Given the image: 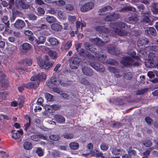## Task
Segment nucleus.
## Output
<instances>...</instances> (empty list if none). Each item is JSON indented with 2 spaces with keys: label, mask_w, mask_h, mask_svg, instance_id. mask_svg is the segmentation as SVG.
<instances>
[{
  "label": "nucleus",
  "mask_w": 158,
  "mask_h": 158,
  "mask_svg": "<svg viewBox=\"0 0 158 158\" xmlns=\"http://www.w3.org/2000/svg\"><path fill=\"white\" fill-rule=\"evenodd\" d=\"M52 108L51 106L49 105H46L44 106L45 111L50 113H53L54 112V110H52Z\"/></svg>",
  "instance_id": "nucleus-46"
},
{
  "label": "nucleus",
  "mask_w": 158,
  "mask_h": 158,
  "mask_svg": "<svg viewBox=\"0 0 158 158\" xmlns=\"http://www.w3.org/2000/svg\"><path fill=\"white\" fill-rule=\"evenodd\" d=\"M90 65L94 69L100 72H104L105 70L104 67L99 63L91 62L90 64Z\"/></svg>",
  "instance_id": "nucleus-6"
},
{
  "label": "nucleus",
  "mask_w": 158,
  "mask_h": 158,
  "mask_svg": "<svg viewBox=\"0 0 158 158\" xmlns=\"http://www.w3.org/2000/svg\"><path fill=\"white\" fill-rule=\"evenodd\" d=\"M145 121L149 125H151L152 123V120L150 118L148 117H147L145 118Z\"/></svg>",
  "instance_id": "nucleus-63"
},
{
  "label": "nucleus",
  "mask_w": 158,
  "mask_h": 158,
  "mask_svg": "<svg viewBox=\"0 0 158 158\" xmlns=\"http://www.w3.org/2000/svg\"><path fill=\"white\" fill-rule=\"evenodd\" d=\"M142 143L144 146L147 147H149L152 145L151 141L149 140H143Z\"/></svg>",
  "instance_id": "nucleus-41"
},
{
  "label": "nucleus",
  "mask_w": 158,
  "mask_h": 158,
  "mask_svg": "<svg viewBox=\"0 0 158 158\" xmlns=\"http://www.w3.org/2000/svg\"><path fill=\"white\" fill-rule=\"evenodd\" d=\"M57 15L58 18L60 19L64 20L66 19V14L62 11H59L58 12Z\"/></svg>",
  "instance_id": "nucleus-26"
},
{
  "label": "nucleus",
  "mask_w": 158,
  "mask_h": 158,
  "mask_svg": "<svg viewBox=\"0 0 158 158\" xmlns=\"http://www.w3.org/2000/svg\"><path fill=\"white\" fill-rule=\"evenodd\" d=\"M31 48V46L28 43L23 44L20 47V51L23 53H26L29 51Z\"/></svg>",
  "instance_id": "nucleus-12"
},
{
  "label": "nucleus",
  "mask_w": 158,
  "mask_h": 158,
  "mask_svg": "<svg viewBox=\"0 0 158 158\" xmlns=\"http://www.w3.org/2000/svg\"><path fill=\"white\" fill-rule=\"evenodd\" d=\"M149 43L148 39L146 38L143 37L139 38L138 41V46L143 45H146Z\"/></svg>",
  "instance_id": "nucleus-14"
},
{
  "label": "nucleus",
  "mask_w": 158,
  "mask_h": 158,
  "mask_svg": "<svg viewBox=\"0 0 158 158\" xmlns=\"http://www.w3.org/2000/svg\"><path fill=\"white\" fill-rule=\"evenodd\" d=\"M54 64V62L53 61H50L47 63H45V68L44 69L46 70H48V69L51 68L53 66Z\"/></svg>",
  "instance_id": "nucleus-32"
},
{
  "label": "nucleus",
  "mask_w": 158,
  "mask_h": 158,
  "mask_svg": "<svg viewBox=\"0 0 158 158\" xmlns=\"http://www.w3.org/2000/svg\"><path fill=\"white\" fill-rule=\"evenodd\" d=\"M123 76L124 78L127 79H131L132 77V73L129 72L124 73Z\"/></svg>",
  "instance_id": "nucleus-36"
},
{
  "label": "nucleus",
  "mask_w": 158,
  "mask_h": 158,
  "mask_svg": "<svg viewBox=\"0 0 158 158\" xmlns=\"http://www.w3.org/2000/svg\"><path fill=\"white\" fill-rule=\"evenodd\" d=\"M125 24L122 22L114 23L110 25V27L113 29L116 34L122 36L126 35L127 33L125 31L119 29V28H123L125 27Z\"/></svg>",
  "instance_id": "nucleus-2"
},
{
  "label": "nucleus",
  "mask_w": 158,
  "mask_h": 158,
  "mask_svg": "<svg viewBox=\"0 0 158 158\" xmlns=\"http://www.w3.org/2000/svg\"><path fill=\"white\" fill-rule=\"evenodd\" d=\"M72 42L71 40H69L66 43L64 48L66 50H69L71 47L72 45Z\"/></svg>",
  "instance_id": "nucleus-53"
},
{
  "label": "nucleus",
  "mask_w": 158,
  "mask_h": 158,
  "mask_svg": "<svg viewBox=\"0 0 158 158\" xmlns=\"http://www.w3.org/2000/svg\"><path fill=\"white\" fill-rule=\"evenodd\" d=\"M91 42L96 44L97 45L99 46H103L104 44V41H102L98 38H95L94 39H91Z\"/></svg>",
  "instance_id": "nucleus-19"
},
{
  "label": "nucleus",
  "mask_w": 158,
  "mask_h": 158,
  "mask_svg": "<svg viewBox=\"0 0 158 158\" xmlns=\"http://www.w3.org/2000/svg\"><path fill=\"white\" fill-rule=\"evenodd\" d=\"M54 118L57 123H64L65 121L64 118L61 115H55L54 116Z\"/></svg>",
  "instance_id": "nucleus-11"
},
{
  "label": "nucleus",
  "mask_w": 158,
  "mask_h": 158,
  "mask_svg": "<svg viewBox=\"0 0 158 158\" xmlns=\"http://www.w3.org/2000/svg\"><path fill=\"white\" fill-rule=\"evenodd\" d=\"M46 40V37L41 36L37 38L35 40L36 43L38 44H43L45 42Z\"/></svg>",
  "instance_id": "nucleus-23"
},
{
  "label": "nucleus",
  "mask_w": 158,
  "mask_h": 158,
  "mask_svg": "<svg viewBox=\"0 0 158 158\" xmlns=\"http://www.w3.org/2000/svg\"><path fill=\"white\" fill-rule=\"evenodd\" d=\"M112 8L110 6H107L102 8L98 11V12L99 15H104V12L107 11L112 9Z\"/></svg>",
  "instance_id": "nucleus-15"
},
{
  "label": "nucleus",
  "mask_w": 158,
  "mask_h": 158,
  "mask_svg": "<svg viewBox=\"0 0 158 158\" xmlns=\"http://www.w3.org/2000/svg\"><path fill=\"white\" fill-rule=\"evenodd\" d=\"M32 63V60L30 58H28L23 60V64L26 66H30L31 64Z\"/></svg>",
  "instance_id": "nucleus-35"
},
{
  "label": "nucleus",
  "mask_w": 158,
  "mask_h": 158,
  "mask_svg": "<svg viewBox=\"0 0 158 158\" xmlns=\"http://www.w3.org/2000/svg\"><path fill=\"white\" fill-rule=\"evenodd\" d=\"M135 10V9L130 6H125L122 9V11L132 10L134 11Z\"/></svg>",
  "instance_id": "nucleus-58"
},
{
  "label": "nucleus",
  "mask_w": 158,
  "mask_h": 158,
  "mask_svg": "<svg viewBox=\"0 0 158 158\" xmlns=\"http://www.w3.org/2000/svg\"><path fill=\"white\" fill-rule=\"evenodd\" d=\"M80 82L81 84L84 85H88L89 84V81L84 78H82Z\"/></svg>",
  "instance_id": "nucleus-60"
},
{
  "label": "nucleus",
  "mask_w": 158,
  "mask_h": 158,
  "mask_svg": "<svg viewBox=\"0 0 158 158\" xmlns=\"http://www.w3.org/2000/svg\"><path fill=\"white\" fill-rule=\"evenodd\" d=\"M52 154L55 157L60 156V152L59 151L57 150H55L53 151L52 152Z\"/></svg>",
  "instance_id": "nucleus-61"
},
{
  "label": "nucleus",
  "mask_w": 158,
  "mask_h": 158,
  "mask_svg": "<svg viewBox=\"0 0 158 158\" xmlns=\"http://www.w3.org/2000/svg\"><path fill=\"white\" fill-rule=\"evenodd\" d=\"M55 3L56 5L60 6H63L65 4V1L62 0H59L57 1L55 0Z\"/></svg>",
  "instance_id": "nucleus-54"
},
{
  "label": "nucleus",
  "mask_w": 158,
  "mask_h": 158,
  "mask_svg": "<svg viewBox=\"0 0 158 158\" xmlns=\"http://www.w3.org/2000/svg\"><path fill=\"white\" fill-rule=\"evenodd\" d=\"M49 138L50 140L57 141L60 139V137L58 135L56 134L50 135L49 137Z\"/></svg>",
  "instance_id": "nucleus-31"
},
{
  "label": "nucleus",
  "mask_w": 158,
  "mask_h": 158,
  "mask_svg": "<svg viewBox=\"0 0 158 158\" xmlns=\"http://www.w3.org/2000/svg\"><path fill=\"white\" fill-rule=\"evenodd\" d=\"M79 54L83 56H87L88 58L90 59H93L94 57V56L92 54H91L90 53L86 54L85 52L84 49H81L79 52Z\"/></svg>",
  "instance_id": "nucleus-20"
},
{
  "label": "nucleus",
  "mask_w": 158,
  "mask_h": 158,
  "mask_svg": "<svg viewBox=\"0 0 158 158\" xmlns=\"http://www.w3.org/2000/svg\"><path fill=\"white\" fill-rule=\"evenodd\" d=\"M36 153L39 156H41L43 155V152L42 149L40 148H38L36 151Z\"/></svg>",
  "instance_id": "nucleus-57"
},
{
  "label": "nucleus",
  "mask_w": 158,
  "mask_h": 158,
  "mask_svg": "<svg viewBox=\"0 0 158 158\" xmlns=\"http://www.w3.org/2000/svg\"><path fill=\"white\" fill-rule=\"evenodd\" d=\"M23 148L26 150H30L32 148V144L29 142L25 141L23 144Z\"/></svg>",
  "instance_id": "nucleus-24"
},
{
  "label": "nucleus",
  "mask_w": 158,
  "mask_h": 158,
  "mask_svg": "<svg viewBox=\"0 0 158 158\" xmlns=\"http://www.w3.org/2000/svg\"><path fill=\"white\" fill-rule=\"evenodd\" d=\"M7 78L4 74L0 75V82L2 85H5L7 83Z\"/></svg>",
  "instance_id": "nucleus-27"
},
{
  "label": "nucleus",
  "mask_w": 158,
  "mask_h": 158,
  "mask_svg": "<svg viewBox=\"0 0 158 158\" xmlns=\"http://www.w3.org/2000/svg\"><path fill=\"white\" fill-rule=\"evenodd\" d=\"M96 57L98 59L100 60H104L106 57V56L105 54H103L101 55L99 54L96 53L95 54Z\"/></svg>",
  "instance_id": "nucleus-40"
},
{
  "label": "nucleus",
  "mask_w": 158,
  "mask_h": 158,
  "mask_svg": "<svg viewBox=\"0 0 158 158\" xmlns=\"http://www.w3.org/2000/svg\"><path fill=\"white\" fill-rule=\"evenodd\" d=\"M84 46L85 48L89 50L90 51L94 52L96 50L95 48L92 49L91 48L92 45L91 44L89 43H86L84 44Z\"/></svg>",
  "instance_id": "nucleus-39"
},
{
  "label": "nucleus",
  "mask_w": 158,
  "mask_h": 158,
  "mask_svg": "<svg viewBox=\"0 0 158 158\" xmlns=\"http://www.w3.org/2000/svg\"><path fill=\"white\" fill-rule=\"evenodd\" d=\"M123 150L118 148H114L111 151L112 154L115 155H118L120 154L121 152Z\"/></svg>",
  "instance_id": "nucleus-29"
},
{
  "label": "nucleus",
  "mask_w": 158,
  "mask_h": 158,
  "mask_svg": "<svg viewBox=\"0 0 158 158\" xmlns=\"http://www.w3.org/2000/svg\"><path fill=\"white\" fill-rule=\"evenodd\" d=\"M69 146L72 149L77 150L78 148L79 145L77 143L72 142L69 143Z\"/></svg>",
  "instance_id": "nucleus-28"
},
{
  "label": "nucleus",
  "mask_w": 158,
  "mask_h": 158,
  "mask_svg": "<svg viewBox=\"0 0 158 158\" xmlns=\"http://www.w3.org/2000/svg\"><path fill=\"white\" fill-rule=\"evenodd\" d=\"M26 2H23L22 0H21V2L19 4L23 9H27L29 8L30 6V5L28 3H26Z\"/></svg>",
  "instance_id": "nucleus-33"
},
{
  "label": "nucleus",
  "mask_w": 158,
  "mask_h": 158,
  "mask_svg": "<svg viewBox=\"0 0 158 158\" xmlns=\"http://www.w3.org/2000/svg\"><path fill=\"white\" fill-rule=\"evenodd\" d=\"M48 53L52 59L56 58L58 56L56 52L54 51H50L48 52Z\"/></svg>",
  "instance_id": "nucleus-38"
},
{
  "label": "nucleus",
  "mask_w": 158,
  "mask_h": 158,
  "mask_svg": "<svg viewBox=\"0 0 158 158\" xmlns=\"http://www.w3.org/2000/svg\"><path fill=\"white\" fill-rule=\"evenodd\" d=\"M156 4L155 3H153L152 4L151 10L153 14H158V9L156 8Z\"/></svg>",
  "instance_id": "nucleus-37"
},
{
  "label": "nucleus",
  "mask_w": 158,
  "mask_h": 158,
  "mask_svg": "<svg viewBox=\"0 0 158 158\" xmlns=\"http://www.w3.org/2000/svg\"><path fill=\"white\" fill-rule=\"evenodd\" d=\"M28 16L29 19L32 21H35L36 20L37 18V16L32 13L29 14Z\"/></svg>",
  "instance_id": "nucleus-48"
},
{
  "label": "nucleus",
  "mask_w": 158,
  "mask_h": 158,
  "mask_svg": "<svg viewBox=\"0 0 158 158\" xmlns=\"http://www.w3.org/2000/svg\"><path fill=\"white\" fill-rule=\"evenodd\" d=\"M94 6V4L93 3L88 2L81 6L80 10L82 12H85L92 9Z\"/></svg>",
  "instance_id": "nucleus-4"
},
{
  "label": "nucleus",
  "mask_w": 158,
  "mask_h": 158,
  "mask_svg": "<svg viewBox=\"0 0 158 158\" xmlns=\"http://www.w3.org/2000/svg\"><path fill=\"white\" fill-rule=\"evenodd\" d=\"M40 138V136L39 135H33L31 136V140L34 141H38Z\"/></svg>",
  "instance_id": "nucleus-55"
},
{
  "label": "nucleus",
  "mask_w": 158,
  "mask_h": 158,
  "mask_svg": "<svg viewBox=\"0 0 158 158\" xmlns=\"http://www.w3.org/2000/svg\"><path fill=\"white\" fill-rule=\"evenodd\" d=\"M46 78V75L44 73L34 75L31 78V81H34L28 83L27 84H24V86L28 89H35L38 86L39 84V81L45 80Z\"/></svg>",
  "instance_id": "nucleus-1"
},
{
  "label": "nucleus",
  "mask_w": 158,
  "mask_h": 158,
  "mask_svg": "<svg viewBox=\"0 0 158 158\" xmlns=\"http://www.w3.org/2000/svg\"><path fill=\"white\" fill-rule=\"evenodd\" d=\"M12 136L13 139H19L21 135L17 132H15L12 133Z\"/></svg>",
  "instance_id": "nucleus-50"
},
{
  "label": "nucleus",
  "mask_w": 158,
  "mask_h": 158,
  "mask_svg": "<svg viewBox=\"0 0 158 158\" xmlns=\"http://www.w3.org/2000/svg\"><path fill=\"white\" fill-rule=\"evenodd\" d=\"M101 149L103 151H106L108 149L109 145L105 143H102L100 145Z\"/></svg>",
  "instance_id": "nucleus-45"
},
{
  "label": "nucleus",
  "mask_w": 158,
  "mask_h": 158,
  "mask_svg": "<svg viewBox=\"0 0 158 158\" xmlns=\"http://www.w3.org/2000/svg\"><path fill=\"white\" fill-rule=\"evenodd\" d=\"M148 48L149 49H151L152 51L154 52H158V47L157 45H152L148 46Z\"/></svg>",
  "instance_id": "nucleus-52"
},
{
  "label": "nucleus",
  "mask_w": 158,
  "mask_h": 158,
  "mask_svg": "<svg viewBox=\"0 0 158 158\" xmlns=\"http://www.w3.org/2000/svg\"><path fill=\"white\" fill-rule=\"evenodd\" d=\"M51 27L53 30L56 31H61L62 28V26L56 23L52 24Z\"/></svg>",
  "instance_id": "nucleus-17"
},
{
  "label": "nucleus",
  "mask_w": 158,
  "mask_h": 158,
  "mask_svg": "<svg viewBox=\"0 0 158 158\" xmlns=\"http://www.w3.org/2000/svg\"><path fill=\"white\" fill-rule=\"evenodd\" d=\"M45 96L47 100L48 101L52 102L53 100V96L51 94L49 93H46Z\"/></svg>",
  "instance_id": "nucleus-43"
},
{
  "label": "nucleus",
  "mask_w": 158,
  "mask_h": 158,
  "mask_svg": "<svg viewBox=\"0 0 158 158\" xmlns=\"http://www.w3.org/2000/svg\"><path fill=\"white\" fill-rule=\"evenodd\" d=\"M108 52L112 54L117 55L120 52V51L116 48L113 46H110L108 48Z\"/></svg>",
  "instance_id": "nucleus-13"
},
{
  "label": "nucleus",
  "mask_w": 158,
  "mask_h": 158,
  "mask_svg": "<svg viewBox=\"0 0 158 158\" xmlns=\"http://www.w3.org/2000/svg\"><path fill=\"white\" fill-rule=\"evenodd\" d=\"M132 59L129 56H124L121 61V63L125 66H130L132 64Z\"/></svg>",
  "instance_id": "nucleus-8"
},
{
  "label": "nucleus",
  "mask_w": 158,
  "mask_h": 158,
  "mask_svg": "<svg viewBox=\"0 0 158 158\" xmlns=\"http://www.w3.org/2000/svg\"><path fill=\"white\" fill-rule=\"evenodd\" d=\"M25 23L22 20L18 19L14 23V25L15 29L18 30H21L24 27Z\"/></svg>",
  "instance_id": "nucleus-10"
},
{
  "label": "nucleus",
  "mask_w": 158,
  "mask_h": 158,
  "mask_svg": "<svg viewBox=\"0 0 158 158\" xmlns=\"http://www.w3.org/2000/svg\"><path fill=\"white\" fill-rule=\"evenodd\" d=\"M37 63L39 66L41 68L44 69L45 68L46 62L43 60L40 56H38L37 58Z\"/></svg>",
  "instance_id": "nucleus-16"
},
{
  "label": "nucleus",
  "mask_w": 158,
  "mask_h": 158,
  "mask_svg": "<svg viewBox=\"0 0 158 158\" xmlns=\"http://www.w3.org/2000/svg\"><path fill=\"white\" fill-rule=\"evenodd\" d=\"M128 54L130 55L131 56L133 57L134 58L136 59H138L139 58L138 56H135L136 55V53L133 50H131L130 51L128 52Z\"/></svg>",
  "instance_id": "nucleus-56"
},
{
  "label": "nucleus",
  "mask_w": 158,
  "mask_h": 158,
  "mask_svg": "<svg viewBox=\"0 0 158 158\" xmlns=\"http://www.w3.org/2000/svg\"><path fill=\"white\" fill-rule=\"evenodd\" d=\"M60 95L61 97L64 99L69 100L70 98L69 96L67 94L65 93H62Z\"/></svg>",
  "instance_id": "nucleus-64"
},
{
  "label": "nucleus",
  "mask_w": 158,
  "mask_h": 158,
  "mask_svg": "<svg viewBox=\"0 0 158 158\" xmlns=\"http://www.w3.org/2000/svg\"><path fill=\"white\" fill-rule=\"evenodd\" d=\"M108 70L110 72L115 73H118L119 70L117 69L115 67H108Z\"/></svg>",
  "instance_id": "nucleus-49"
},
{
  "label": "nucleus",
  "mask_w": 158,
  "mask_h": 158,
  "mask_svg": "<svg viewBox=\"0 0 158 158\" xmlns=\"http://www.w3.org/2000/svg\"><path fill=\"white\" fill-rule=\"evenodd\" d=\"M149 34V33L153 36H156V31L153 27H150L148 30L147 31Z\"/></svg>",
  "instance_id": "nucleus-34"
},
{
  "label": "nucleus",
  "mask_w": 158,
  "mask_h": 158,
  "mask_svg": "<svg viewBox=\"0 0 158 158\" xmlns=\"http://www.w3.org/2000/svg\"><path fill=\"white\" fill-rule=\"evenodd\" d=\"M16 51V48L15 46H13V47L10 48L9 51L10 53L12 55H13L15 54V53Z\"/></svg>",
  "instance_id": "nucleus-62"
},
{
  "label": "nucleus",
  "mask_w": 158,
  "mask_h": 158,
  "mask_svg": "<svg viewBox=\"0 0 158 158\" xmlns=\"http://www.w3.org/2000/svg\"><path fill=\"white\" fill-rule=\"evenodd\" d=\"M21 0H9V8H11L14 5V3L18 5L21 2Z\"/></svg>",
  "instance_id": "nucleus-30"
},
{
  "label": "nucleus",
  "mask_w": 158,
  "mask_h": 158,
  "mask_svg": "<svg viewBox=\"0 0 158 158\" xmlns=\"http://www.w3.org/2000/svg\"><path fill=\"white\" fill-rule=\"evenodd\" d=\"M1 20L3 23H4L7 27H9L10 26L9 21L8 18L6 15H4L1 18Z\"/></svg>",
  "instance_id": "nucleus-25"
},
{
  "label": "nucleus",
  "mask_w": 158,
  "mask_h": 158,
  "mask_svg": "<svg viewBox=\"0 0 158 158\" xmlns=\"http://www.w3.org/2000/svg\"><path fill=\"white\" fill-rule=\"evenodd\" d=\"M128 20L126 21L127 22L134 24L137 22L138 18L136 15H134L129 17Z\"/></svg>",
  "instance_id": "nucleus-21"
},
{
  "label": "nucleus",
  "mask_w": 158,
  "mask_h": 158,
  "mask_svg": "<svg viewBox=\"0 0 158 158\" xmlns=\"http://www.w3.org/2000/svg\"><path fill=\"white\" fill-rule=\"evenodd\" d=\"M83 74L87 76H91L93 75V70L89 67L85 66H83L81 68Z\"/></svg>",
  "instance_id": "nucleus-9"
},
{
  "label": "nucleus",
  "mask_w": 158,
  "mask_h": 158,
  "mask_svg": "<svg viewBox=\"0 0 158 158\" xmlns=\"http://www.w3.org/2000/svg\"><path fill=\"white\" fill-rule=\"evenodd\" d=\"M63 137L66 139H70L73 138L74 136L72 133H65L63 135Z\"/></svg>",
  "instance_id": "nucleus-51"
},
{
  "label": "nucleus",
  "mask_w": 158,
  "mask_h": 158,
  "mask_svg": "<svg viewBox=\"0 0 158 158\" xmlns=\"http://www.w3.org/2000/svg\"><path fill=\"white\" fill-rule=\"evenodd\" d=\"M65 7L66 10L69 11L73 10L74 8L73 5L70 4H66L65 6Z\"/></svg>",
  "instance_id": "nucleus-47"
},
{
  "label": "nucleus",
  "mask_w": 158,
  "mask_h": 158,
  "mask_svg": "<svg viewBox=\"0 0 158 158\" xmlns=\"http://www.w3.org/2000/svg\"><path fill=\"white\" fill-rule=\"evenodd\" d=\"M69 61L70 68L75 69L79 67L81 60L77 57H72L69 59Z\"/></svg>",
  "instance_id": "nucleus-3"
},
{
  "label": "nucleus",
  "mask_w": 158,
  "mask_h": 158,
  "mask_svg": "<svg viewBox=\"0 0 158 158\" xmlns=\"http://www.w3.org/2000/svg\"><path fill=\"white\" fill-rule=\"evenodd\" d=\"M47 41L49 43L46 42L45 43V45L48 46H57L59 44L57 40L54 37H49L48 38Z\"/></svg>",
  "instance_id": "nucleus-5"
},
{
  "label": "nucleus",
  "mask_w": 158,
  "mask_h": 158,
  "mask_svg": "<svg viewBox=\"0 0 158 158\" xmlns=\"http://www.w3.org/2000/svg\"><path fill=\"white\" fill-rule=\"evenodd\" d=\"M90 65L94 69L100 72H104L105 70L104 67L99 63L91 62L90 64Z\"/></svg>",
  "instance_id": "nucleus-7"
},
{
  "label": "nucleus",
  "mask_w": 158,
  "mask_h": 158,
  "mask_svg": "<svg viewBox=\"0 0 158 158\" xmlns=\"http://www.w3.org/2000/svg\"><path fill=\"white\" fill-rule=\"evenodd\" d=\"M45 19L46 21L49 23H54L57 21L56 18L53 16L47 15Z\"/></svg>",
  "instance_id": "nucleus-22"
},
{
  "label": "nucleus",
  "mask_w": 158,
  "mask_h": 158,
  "mask_svg": "<svg viewBox=\"0 0 158 158\" xmlns=\"http://www.w3.org/2000/svg\"><path fill=\"white\" fill-rule=\"evenodd\" d=\"M95 29L97 31L104 33L108 32L109 31V29L102 26H97Z\"/></svg>",
  "instance_id": "nucleus-18"
},
{
  "label": "nucleus",
  "mask_w": 158,
  "mask_h": 158,
  "mask_svg": "<svg viewBox=\"0 0 158 158\" xmlns=\"http://www.w3.org/2000/svg\"><path fill=\"white\" fill-rule=\"evenodd\" d=\"M68 19L69 22L71 24L73 23L76 20V17L75 16L69 15Z\"/></svg>",
  "instance_id": "nucleus-44"
},
{
  "label": "nucleus",
  "mask_w": 158,
  "mask_h": 158,
  "mask_svg": "<svg viewBox=\"0 0 158 158\" xmlns=\"http://www.w3.org/2000/svg\"><path fill=\"white\" fill-rule=\"evenodd\" d=\"M150 21V20L149 18L147 16L143 17L141 21V23L144 24L149 23Z\"/></svg>",
  "instance_id": "nucleus-42"
},
{
  "label": "nucleus",
  "mask_w": 158,
  "mask_h": 158,
  "mask_svg": "<svg viewBox=\"0 0 158 158\" xmlns=\"http://www.w3.org/2000/svg\"><path fill=\"white\" fill-rule=\"evenodd\" d=\"M147 90L146 89H142L137 90L136 94L137 95H141L144 94Z\"/></svg>",
  "instance_id": "nucleus-59"
}]
</instances>
